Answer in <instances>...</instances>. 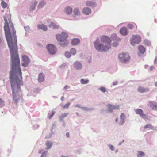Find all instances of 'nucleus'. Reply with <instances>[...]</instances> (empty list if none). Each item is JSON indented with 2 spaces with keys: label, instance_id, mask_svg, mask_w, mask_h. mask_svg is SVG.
<instances>
[{
  "label": "nucleus",
  "instance_id": "obj_1",
  "mask_svg": "<svg viewBox=\"0 0 157 157\" xmlns=\"http://www.w3.org/2000/svg\"><path fill=\"white\" fill-rule=\"evenodd\" d=\"M4 30L11 55V69L10 78L13 95V100L17 103L21 96L20 87L23 86L22 73L18 53L16 32L12 22H5Z\"/></svg>",
  "mask_w": 157,
  "mask_h": 157
},
{
  "label": "nucleus",
  "instance_id": "obj_2",
  "mask_svg": "<svg viewBox=\"0 0 157 157\" xmlns=\"http://www.w3.org/2000/svg\"><path fill=\"white\" fill-rule=\"evenodd\" d=\"M111 42L110 38L102 36L100 37V39H97L94 42V47L98 51H106L110 48Z\"/></svg>",
  "mask_w": 157,
  "mask_h": 157
},
{
  "label": "nucleus",
  "instance_id": "obj_3",
  "mask_svg": "<svg viewBox=\"0 0 157 157\" xmlns=\"http://www.w3.org/2000/svg\"><path fill=\"white\" fill-rule=\"evenodd\" d=\"M56 37V38L59 41L63 42V43H59L61 46H64L67 45L68 44V41L66 40V39L68 37V35L65 32H62L61 34L57 35Z\"/></svg>",
  "mask_w": 157,
  "mask_h": 157
},
{
  "label": "nucleus",
  "instance_id": "obj_4",
  "mask_svg": "<svg viewBox=\"0 0 157 157\" xmlns=\"http://www.w3.org/2000/svg\"><path fill=\"white\" fill-rule=\"evenodd\" d=\"M118 59L121 62L126 63L129 60L130 56L128 53H121L119 55Z\"/></svg>",
  "mask_w": 157,
  "mask_h": 157
},
{
  "label": "nucleus",
  "instance_id": "obj_5",
  "mask_svg": "<svg viewBox=\"0 0 157 157\" xmlns=\"http://www.w3.org/2000/svg\"><path fill=\"white\" fill-rule=\"evenodd\" d=\"M141 41V38L139 35H133L131 38V43L132 45L136 44H139Z\"/></svg>",
  "mask_w": 157,
  "mask_h": 157
},
{
  "label": "nucleus",
  "instance_id": "obj_6",
  "mask_svg": "<svg viewBox=\"0 0 157 157\" xmlns=\"http://www.w3.org/2000/svg\"><path fill=\"white\" fill-rule=\"evenodd\" d=\"M47 48L49 53L52 55L55 54L57 51L56 48L54 45L51 44L48 45L47 46Z\"/></svg>",
  "mask_w": 157,
  "mask_h": 157
},
{
  "label": "nucleus",
  "instance_id": "obj_7",
  "mask_svg": "<svg viewBox=\"0 0 157 157\" xmlns=\"http://www.w3.org/2000/svg\"><path fill=\"white\" fill-rule=\"evenodd\" d=\"M22 60L23 63L22 65L25 67L27 66L30 62V60L28 57L26 55H24L22 57Z\"/></svg>",
  "mask_w": 157,
  "mask_h": 157
},
{
  "label": "nucleus",
  "instance_id": "obj_8",
  "mask_svg": "<svg viewBox=\"0 0 157 157\" xmlns=\"http://www.w3.org/2000/svg\"><path fill=\"white\" fill-rule=\"evenodd\" d=\"M109 111L112 112L114 109H119V105H112L110 104H108L107 105Z\"/></svg>",
  "mask_w": 157,
  "mask_h": 157
},
{
  "label": "nucleus",
  "instance_id": "obj_9",
  "mask_svg": "<svg viewBox=\"0 0 157 157\" xmlns=\"http://www.w3.org/2000/svg\"><path fill=\"white\" fill-rule=\"evenodd\" d=\"M137 90L139 92L143 93L148 91L149 89L147 88H145L141 86H139L138 87Z\"/></svg>",
  "mask_w": 157,
  "mask_h": 157
},
{
  "label": "nucleus",
  "instance_id": "obj_10",
  "mask_svg": "<svg viewBox=\"0 0 157 157\" xmlns=\"http://www.w3.org/2000/svg\"><path fill=\"white\" fill-rule=\"evenodd\" d=\"M74 65L75 68L76 69H80L82 67L81 63L79 62H76Z\"/></svg>",
  "mask_w": 157,
  "mask_h": 157
},
{
  "label": "nucleus",
  "instance_id": "obj_11",
  "mask_svg": "<svg viewBox=\"0 0 157 157\" xmlns=\"http://www.w3.org/2000/svg\"><path fill=\"white\" fill-rule=\"evenodd\" d=\"M136 114L140 115V116L142 117H145L146 115L143 113V111L140 109H137L135 110Z\"/></svg>",
  "mask_w": 157,
  "mask_h": 157
},
{
  "label": "nucleus",
  "instance_id": "obj_12",
  "mask_svg": "<svg viewBox=\"0 0 157 157\" xmlns=\"http://www.w3.org/2000/svg\"><path fill=\"white\" fill-rule=\"evenodd\" d=\"M80 40L78 38H74L71 40V44L73 45H76L78 44L80 42Z\"/></svg>",
  "mask_w": 157,
  "mask_h": 157
},
{
  "label": "nucleus",
  "instance_id": "obj_13",
  "mask_svg": "<svg viewBox=\"0 0 157 157\" xmlns=\"http://www.w3.org/2000/svg\"><path fill=\"white\" fill-rule=\"evenodd\" d=\"M150 107L153 110H157V103L150 102L149 103Z\"/></svg>",
  "mask_w": 157,
  "mask_h": 157
},
{
  "label": "nucleus",
  "instance_id": "obj_14",
  "mask_svg": "<svg viewBox=\"0 0 157 157\" xmlns=\"http://www.w3.org/2000/svg\"><path fill=\"white\" fill-rule=\"evenodd\" d=\"M125 116L124 113H123L121 114L120 116L121 121L119 123V125H121L124 123Z\"/></svg>",
  "mask_w": 157,
  "mask_h": 157
},
{
  "label": "nucleus",
  "instance_id": "obj_15",
  "mask_svg": "<svg viewBox=\"0 0 157 157\" xmlns=\"http://www.w3.org/2000/svg\"><path fill=\"white\" fill-rule=\"evenodd\" d=\"M121 34L123 35H126L127 34V30L125 27H122L120 30Z\"/></svg>",
  "mask_w": 157,
  "mask_h": 157
},
{
  "label": "nucleus",
  "instance_id": "obj_16",
  "mask_svg": "<svg viewBox=\"0 0 157 157\" xmlns=\"http://www.w3.org/2000/svg\"><path fill=\"white\" fill-rule=\"evenodd\" d=\"M44 75L43 73H40L39 75L38 80L40 82H43L44 79Z\"/></svg>",
  "mask_w": 157,
  "mask_h": 157
},
{
  "label": "nucleus",
  "instance_id": "obj_17",
  "mask_svg": "<svg viewBox=\"0 0 157 157\" xmlns=\"http://www.w3.org/2000/svg\"><path fill=\"white\" fill-rule=\"evenodd\" d=\"M83 13L86 14H89L91 12V10L89 8L86 7L83 9Z\"/></svg>",
  "mask_w": 157,
  "mask_h": 157
},
{
  "label": "nucleus",
  "instance_id": "obj_18",
  "mask_svg": "<svg viewBox=\"0 0 157 157\" xmlns=\"http://www.w3.org/2000/svg\"><path fill=\"white\" fill-rule=\"evenodd\" d=\"M138 49L140 52L142 54H143L145 51V48L142 45H140L138 47Z\"/></svg>",
  "mask_w": 157,
  "mask_h": 157
},
{
  "label": "nucleus",
  "instance_id": "obj_19",
  "mask_svg": "<svg viewBox=\"0 0 157 157\" xmlns=\"http://www.w3.org/2000/svg\"><path fill=\"white\" fill-rule=\"evenodd\" d=\"M39 29H41L44 31H46L48 29L46 26L43 24L38 25L37 26Z\"/></svg>",
  "mask_w": 157,
  "mask_h": 157
},
{
  "label": "nucleus",
  "instance_id": "obj_20",
  "mask_svg": "<svg viewBox=\"0 0 157 157\" xmlns=\"http://www.w3.org/2000/svg\"><path fill=\"white\" fill-rule=\"evenodd\" d=\"M86 6H94L96 5L94 2L91 1H87L86 2Z\"/></svg>",
  "mask_w": 157,
  "mask_h": 157
},
{
  "label": "nucleus",
  "instance_id": "obj_21",
  "mask_svg": "<svg viewBox=\"0 0 157 157\" xmlns=\"http://www.w3.org/2000/svg\"><path fill=\"white\" fill-rule=\"evenodd\" d=\"M49 27L55 29H58L59 27V26L56 25L55 23L53 22H51L49 25Z\"/></svg>",
  "mask_w": 157,
  "mask_h": 157
},
{
  "label": "nucleus",
  "instance_id": "obj_22",
  "mask_svg": "<svg viewBox=\"0 0 157 157\" xmlns=\"http://www.w3.org/2000/svg\"><path fill=\"white\" fill-rule=\"evenodd\" d=\"M65 12L66 13L68 14H71L72 12V9L71 8L69 7H67L65 9Z\"/></svg>",
  "mask_w": 157,
  "mask_h": 157
},
{
  "label": "nucleus",
  "instance_id": "obj_23",
  "mask_svg": "<svg viewBox=\"0 0 157 157\" xmlns=\"http://www.w3.org/2000/svg\"><path fill=\"white\" fill-rule=\"evenodd\" d=\"M45 144L47 146V147L46 148V149H50L52 146V143L49 141H47Z\"/></svg>",
  "mask_w": 157,
  "mask_h": 157
},
{
  "label": "nucleus",
  "instance_id": "obj_24",
  "mask_svg": "<svg viewBox=\"0 0 157 157\" xmlns=\"http://www.w3.org/2000/svg\"><path fill=\"white\" fill-rule=\"evenodd\" d=\"M154 127L151 124H147L145 125L144 127V129L149 128L151 129H153Z\"/></svg>",
  "mask_w": 157,
  "mask_h": 157
},
{
  "label": "nucleus",
  "instance_id": "obj_25",
  "mask_svg": "<svg viewBox=\"0 0 157 157\" xmlns=\"http://www.w3.org/2000/svg\"><path fill=\"white\" fill-rule=\"evenodd\" d=\"M74 13L75 15H78L80 14V12L78 9L75 8L74 10Z\"/></svg>",
  "mask_w": 157,
  "mask_h": 157
},
{
  "label": "nucleus",
  "instance_id": "obj_26",
  "mask_svg": "<svg viewBox=\"0 0 157 157\" xmlns=\"http://www.w3.org/2000/svg\"><path fill=\"white\" fill-rule=\"evenodd\" d=\"M145 155L144 153L142 151H139L137 154L138 157H143Z\"/></svg>",
  "mask_w": 157,
  "mask_h": 157
},
{
  "label": "nucleus",
  "instance_id": "obj_27",
  "mask_svg": "<svg viewBox=\"0 0 157 157\" xmlns=\"http://www.w3.org/2000/svg\"><path fill=\"white\" fill-rule=\"evenodd\" d=\"M1 6L3 8H6L7 6V4L4 1H2L1 2Z\"/></svg>",
  "mask_w": 157,
  "mask_h": 157
},
{
  "label": "nucleus",
  "instance_id": "obj_28",
  "mask_svg": "<svg viewBox=\"0 0 157 157\" xmlns=\"http://www.w3.org/2000/svg\"><path fill=\"white\" fill-rule=\"evenodd\" d=\"M136 26V25L135 23H134L133 24H129L128 25V27L129 29H132L134 27Z\"/></svg>",
  "mask_w": 157,
  "mask_h": 157
},
{
  "label": "nucleus",
  "instance_id": "obj_29",
  "mask_svg": "<svg viewBox=\"0 0 157 157\" xmlns=\"http://www.w3.org/2000/svg\"><path fill=\"white\" fill-rule=\"evenodd\" d=\"M45 4V3L44 2H40L38 5V7L40 8L42 7Z\"/></svg>",
  "mask_w": 157,
  "mask_h": 157
},
{
  "label": "nucleus",
  "instance_id": "obj_30",
  "mask_svg": "<svg viewBox=\"0 0 157 157\" xmlns=\"http://www.w3.org/2000/svg\"><path fill=\"white\" fill-rule=\"evenodd\" d=\"M81 82L83 84H87L89 82V80L87 79L84 80L83 79H82L81 80Z\"/></svg>",
  "mask_w": 157,
  "mask_h": 157
},
{
  "label": "nucleus",
  "instance_id": "obj_31",
  "mask_svg": "<svg viewBox=\"0 0 157 157\" xmlns=\"http://www.w3.org/2000/svg\"><path fill=\"white\" fill-rule=\"evenodd\" d=\"M71 53L73 55H75L76 53V50L75 49L72 48L70 50Z\"/></svg>",
  "mask_w": 157,
  "mask_h": 157
},
{
  "label": "nucleus",
  "instance_id": "obj_32",
  "mask_svg": "<svg viewBox=\"0 0 157 157\" xmlns=\"http://www.w3.org/2000/svg\"><path fill=\"white\" fill-rule=\"evenodd\" d=\"M37 3V1H35L34 2L33 5H32L31 7V9L32 10H34L35 9V6L36 5Z\"/></svg>",
  "mask_w": 157,
  "mask_h": 157
},
{
  "label": "nucleus",
  "instance_id": "obj_33",
  "mask_svg": "<svg viewBox=\"0 0 157 157\" xmlns=\"http://www.w3.org/2000/svg\"><path fill=\"white\" fill-rule=\"evenodd\" d=\"M70 105V103L69 102H68L67 104H66L63 106V109L68 108Z\"/></svg>",
  "mask_w": 157,
  "mask_h": 157
},
{
  "label": "nucleus",
  "instance_id": "obj_34",
  "mask_svg": "<svg viewBox=\"0 0 157 157\" xmlns=\"http://www.w3.org/2000/svg\"><path fill=\"white\" fill-rule=\"evenodd\" d=\"M65 56L67 58H69L71 56V53L69 52H66L65 54Z\"/></svg>",
  "mask_w": 157,
  "mask_h": 157
},
{
  "label": "nucleus",
  "instance_id": "obj_35",
  "mask_svg": "<svg viewBox=\"0 0 157 157\" xmlns=\"http://www.w3.org/2000/svg\"><path fill=\"white\" fill-rule=\"evenodd\" d=\"M47 153L48 151H45L42 153L41 157H46Z\"/></svg>",
  "mask_w": 157,
  "mask_h": 157
},
{
  "label": "nucleus",
  "instance_id": "obj_36",
  "mask_svg": "<svg viewBox=\"0 0 157 157\" xmlns=\"http://www.w3.org/2000/svg\"><path fill=\"white\" fill-rule=\"evenodd\" d=\"M4 102L0 98V107H1L4 105Z\"/></svg>",
  "mask_w": 157,
  "mask_h": 157
},
{
  "label": "nucleus",
  "instance_id": "obj_37",
  "mask_svg": "<svg viewBox=\"0 0 157 157\" xmlns=\"http://www.w3.org/2000/svg\"><path fill=\"white\" fill-rule=\"evenodd\" d=\"M68 115V113H63L61 114V116L60 117V118L61 119H63V118L66 117Z\"/></svg>",
  "mask_w": 157,
  "mask_h": 157
},
{
  "label": "nucleus",
  "instance_id": "obj_38",
  "mask_svg": "<svg viewBox=\"0 0 157 157\" xmlns=\"http://www.w3.org/2000/svg\"><path fill=\"white\" fill-rule=\"evenodd\" d=\"M100 90L101 91L103 92H105L106 91V90L105 89V88L104 87H101L100 88Z\"/></svg>",
  "mask_w": 157,
  "mask_h": 157
},
{
  "label": "nucleus",
  "instance_id": "obj_39",
  "mask_svg": "<svg viewBox=\"0 0 157 157\" xmlns=\"http://www.w3.org/2000/svg\"><path fill=\"white\" fill-rule=\"evenodd\" d=\"M144 42L145 44L147 46H149L151 45L150 42L147 40L144 41Z\"/></svg>",
  "mask_w": 157,
  "mask_h": 157
},
{
  "label": "nucleus",
  "instance_id": "obj_40",
  "mask_svg": "<svg viewBox=\"0 0 157 157\" xmlns=\"http://www.w3.org/2000/svg\"><path fill=\"white\" fill-rule=\"evenodd\" d=\"M55 112V111H52V114L49 117V119H50L52 118V117L54 115Z\"/></svg>",
  "mask_w": 157,
  "mask_h": 157
},
{
  "label": "nucleus",
  "instance_id": "obj_41",
  "mask_svg": "<svg viewBox=\"0 0 157 157\" xmlns=\"http://www.w3.org/2000/svg\"><path fill=\"white\" fill-rule=\"evenodd\" d=\"M109 147L110 149L112 150V151H113L114 149V147H113V146L112 145H110L109 146Z\"/></svg>",
  "mask_w": 157,
  "mask_h": 157
},
{
  "label": "nucleus",
  "instance_id": "obj_42",
  "mask_svg": "<svg viewBox=\"0 0 157 157\" xmlns=\"http://www.w3.org/2000/svg\"><path fill=\"white\" fill-rule=\"evenodd\" d=\"M154 68V67L153 66H151L150 67L149 69L150 71L153 70Z\"/></svg>",
  "mask_w": 157,
  "mask_h": 157
},
{
  "label": "nucleus",
  "instance_id": "obj_43",
  "mask_svg": "<svg viewBox=\"0 0 157 157\" xmlns=\"http://www.w3.org/2000/svg\"><path fill=\"white\" fill-rule=\"evenodd\" d=\"M66 136L67 137H68L69 136V134L68 132H67L66 133Z\"/></svg>",
  "mask_w": 157,
  "mask_h": 157
},
{
  "label": "nucleus",
  "instance_id": "obj_44",
  "mask_svg": "<svg viewBox=\"0 0 157 157\" xmlns=\"http://www.w3.org/2000/svg\"><path fill=\"white\" fill-rule=\"evenodd\" d=\"M117 82H115L113 83V85H117Z\"/></svg>",
  "mask_w": 157,
  "mask_h": 157
},
{
  "label": "nucleus",
  "instance_id": "obj_45",
  "mask_svg": "<svg viewBox=\"0 0 157 157\" xmlns=\"http://www.w3.org/2000/svg\"><path fill=\"white\" fill-rule=\"evenodd\" d=\"M155 85L156 87H157V82H155Z\"/></svg>",
  "mask_w": 157,
  "mask_h": 157
},
{
  "label": "nucleus",
  "instance_id": "obj_46",
  "mask_svg": "<svg viewBox=\"0 0 157 157\" xmlns=\"http://www.w3.org/2000/svg\"><path fill=\"white\" fill-rule=\"evenodd\" d=\"M117 45H118V44L117 43H116V44L115 45H114V44L113 45V46H117Z\"/></svg>",
  "mask_w": 157,
  "mask_h": 157
},
{
  "label": "nucleus",
  "instance_id": "obj_47",
  "mask_svg": "<svg viewBox=\"0 0 157 157\" xmlns=\"http://www.w3.org/2000/svg\"><path fill=\"white\" fill-rule=\"evenodd\" d=\"M67 86H65L64 87V89H67Z\"/></svg>",
  "mask_w": 157,
  "mask_h": 157
},
{
  "label": "nucleus",
  "instance_id": "obj_48",
  "mask_svg": "<svg viewBox=\"0 0 157 157\" xmlns=\"http://www.w3.org/2000/svg\"><path fill=\"white\" fill-rule=\"evenodd\" d=\"M41 152H42V151H41V150H40V151H39L38 153H39L40 154V153H41Z\"/></svg>",
  "mask_w": 157,
  "mask_h": 157
},
{
  "label": "nucleus",
  "instance_id": "obj_49",
  "mask_svg": "<svg viewBox=\"0 0 157 157\" xmlns=\"http://www.w3.org/2000/svg\"><path fill=\"white\" fill-rule=\"evenodd\" d=\"M117 120H118V118H117L116 119V120H115V121L116 122H117Z\"/></svg>",
  "mask_w": 157,
  "mask_h": 157
},
{
  "label": "nucleus",
  "instance_id": "obj_50",
  "mask_svg": "<svg viewBox=\"0 0 157 157\" xmlns=\"http://www.w3.org/2000/svg\"><path fill=\"white\" fill-rule=\"evenodd\" d=\"M76 107H79V105H76Z\"/></svg>",
  "mask_w": 157,
  "mask_h": 157
}]
</instances>
